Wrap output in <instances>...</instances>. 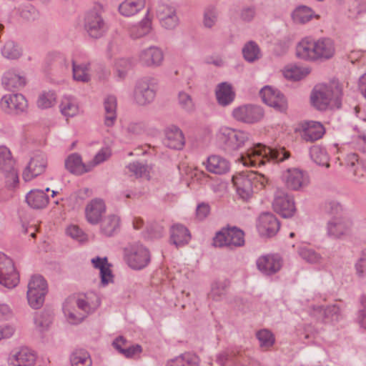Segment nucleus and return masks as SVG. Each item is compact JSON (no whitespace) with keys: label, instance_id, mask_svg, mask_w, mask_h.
Segmentation results:
<instances>
[{"label":"nucleus","instance_id":"obj_41","mask_svg":"<svg viewBox=\"0 0 366 366\" xmlns=\"http://www.w3.org/2000/svg\"><path fill=\"white\" fill-rule=\"evenodd\" d=\"M242 54L244 59L248 62H254L262 56L261 51L257 44L249 41L242 48Z\"/></svg>","mask_w":366,"mask_h":366},{"label":"nucleus","instance_id":"obj_62","mask_svg":"<svg viewBox=\"0 0 366 366\" xmlns=\"http://www.w3.org/2000/svg\"><path fill=\"white\" fill-rule=\"evenodd\" d=\"M111 154L112 152L109 148H103L94 156L92 162H89V165H92L93 168L94 166L98 165L108 159Z\"/></svg>","mask_w":366,"mask_h":366},{"label":"nucleus","instance_id":"obj_61","mask_svg":"<svg viewBox=\"0 0 366 366\" xmlns=\"http://www.w3.org/2000/svg\"><path fill=\"white\" fill-rule=\"evenodd\" d=\"M211 207L208 203L201 202L196 208L195 217L199 221L205 219L210 214Z\"/></svg>","mask_w":366,"mask_h":366},{"label":"nucleus","instance_id":"obj_49","mask_svg":"<svg viewBox=\"0 0 366 366\" xmlns=\"http://www.w3.org/2000/svg\"><path fill=\"white\" fill-rule=\"evenodd\" d=\"M256 336L259 341V345L262 348L267 350L274 343V335L268 330L264 329L258 331Z\"/></svg>","mask_w":366,"mask_h":366},{"label":"nucleus","instance_id":"obj_34","mask_svg":"<svg viewBox=\"0 0 366 366\" xmlns=\"http://www.w3.org/2000/svg\"><path fill=\"white\" fill-rule=\"evenodd\" d=\"M26 201L29 207L39 209L46 207L49 198L43 190L34 189L26 194Z\"/></svg>","mask_w":366,"mask_h":366},{"label":"nucleus","instance_id":"obj_38","mask_svg":"<svg viewBox=\"0 0 366 366\" xmlns=\"http://www.w3.org/2000/svg\"><path fill=\"white\" fill-rule=\"evenodd\" d=\"M144 4L145 0H125L119 6V11L122 15L130 16L142 9Z\"/></svg>","mask_w":366,"mask_h":366},{"label":"nucleus","instance_id":"obj_31","mask_svg":"<svg viewBox=\"0 0 366 366\" xmlns=\"http://www.w3.org/2000/svg\"><path fill=\"white\" fill-rule=\"evenodd\" d=\"M315 55L317 59H329L335 54V45L332 39L323 38L315 41Z\"/></svg>","mask_w":366,"mask_h":366},{"label":"nucleus","instance_id":"obj_58","mask_svg":"<svg viewBox=\"0 0 366 366\" xmlns=\"http://www.w3.org/2000/svg\"><path fill=\"white\" fill-rule=\"evenodd\" d=\"M71 299H67L64 306V312L65 315L67 316L68 320L71 324H77L81 322L84 318L86 317L85 315L79 314L76 315L74 312L70 311L69 308V302Z\"/></svg>","mask_w":366,"mask_h":366},{"label":"nucleus","instance_id":"obj_32","mask_svg":"<svg viewBox=\"0 0 366 366\" xmlns=\"http://www.w3.org/2000/svg\"><path fill=\"white\" fill-rule=\"evenodd\" d=\"M215 94L218 104L223 107L230 104L235 97V93L231 84L227 82L219 84L216 88Z\"/></svg>","mask_w":366,"mask_h":366},{"label":"nucleus","instance_id":"obj_45","mask_svg":"<svg viewBox=\"0 0 366 366\" xmlns=\"http://www.w3.org/2000/svg\"><path fill=\"white\" fill-rule=\"evenodd\" d=\"M151 30V21L144 18L139 24L134 25L129 29V34L133 39L141 38L147 34Z\"/></svg>","mask_w":366,"mask_h":366},{"label":"nucleus","instance_id":"obj_52","mask_svg":"<svg viewBox=\"0 0 366 366\" xmlns=\"http://www.w3.org/2000/svg\"><path fill=\"white\" fill-rule=\"evenodd\" d=\"M324 210L333 217L343 215L342 207L340 202L335 199H328L325 202Z\"/></svg>","mask_w":366,"mask_h":366},{"label":"nucleus","instance_id":"obj_48","mask_svg":"<svg viewBox=\"0 0 366 366\" xmlns=\"http://www.w3.org/2000/svg\"><path fill=\"white\" fill-rule=\"evenodd\" d=\"M2 55L6 59H16L21 55V49L14 41H7L1 50Z\"/></svg>","mask_w":366,"mask_h":366},{"label":"nucleus","instance_id":"obj_50","mask_svg":"<svg viewBox=\"0 0 366 366\" xmlns=\"http://www.w3.org/2000/svg\"><path fill=\"white\" fill-rule=\"evenodd\" d=\"M315 312L317 313L315 315L317 319L324 321L329 317H332L335 315H337L339 312V307L336 305L329 306L327 308H323L320 306L315 309Z\"/></svg>","mask_w":366,"mask_h":366},{"label":"nucleus","instance_id":"obj_57","mask_svg":"<svg viewBox=\"0 0 366 366\" xmlns=\"http://www.w3.org/2000/svg\"><path fill=\"white\" fill-rule=\"evenodd\" d=\"M234 361V354L229 350H224L217 355L216 362L220 366H230Z\"/></svg>","mask_w":366,"mask_h":366},{"label":"nucleus","instance_id":"obj_8","mask_svg":"<svg viewBox=\"0 0 366 366\" xmlns=\"http://www.w3.org/2000/svg\"><path fill=\"white\" fill-rule=\"evenodd\" d=\"M282 182L287 189L292 191H300L310 184L308 174L299 168H289L285 170L281 176Z\"/></svg>","mask_w":366,"mask_h":366},{"label":"nucleus","instance_id":"obj_9","mask_svg":"<svg viewBox=\"0 0 366 366\" xmlns=\"http://www.w3.org/2000/svg\"><path fill=\"white\" fill-rule=\"evenodd\" d=\"M14 165L10 150L6 147H0V171L4 174L5 183L9 188L15 187L19 183L18 173Z\"/></svg>","mask_w":366,"mask_h":366},{"label":"nucleus","instance_id":"obj_15","mask_svg":"<svg viewBox=\"0 0 366 366\" xmlns=\"http://www.w3.org/2000/svg\"><path fill=\"white\" fill-rule=\"evenodd\" d=\"M352 225V221L344 215L332 217L327 222V234L333 238H342L350 233Z\"/></svg>","mask_w":366,"mask_h":366},{"label":"nucleus","instance_id":"obj_46","mask_svg":"<svg viewBox=\"0 0 366 366\" xmlns=\"http://www.w3.org/2000/svg\"><path fill=\"white\" fill-rule=\"evenodd\" d=\"M310 155L316 164L329 167L328 156L324 149L319 146H313L310 149Z\"/></svg>","mask_w":366,"mask_h":366},{"label":"nucleus","instance_id":"obj_6","mask_svg":"<svg viewBox=\"0 0 366 366\" xmlns=\"http://www.w3.org/2000/svg\"><path fill=\"white\" fill-rule=\"evenodd\" d=\"M124 258L132 269L139 270L149 264L151 255L148 249L142 244H134L124 249Z\"/></svg>","mask_w":366,"mask_h":366},{"label":"nucleus","instance_id":"obj_51","mask_svg":"<svg viewBox=\"0 0 366 366\" xmlns=\"http://www.w3.org/2000/svg\"><path fill=\"white\" fill-rule=\"evenodd\" d=\"M56 94L53 92H44L38 100L37 105L39 108L47 109L52 107L56 102Z\"/></svg>","mask_w":366,"mask_h":366},{"label":"nucleus","instance_id":"obj_42","mask_svg":"<svg viewBox=\"0 0 366 366\" xmlns=\"http://www.w3.org/2000/svg\"><path fill=\"white\" fill-rule=\"evenodd\" d=\"M89 71V64L82 63L78 64L74 60L72 61L73 78L75 81L88 82L90 80Z\"/></svg>","mask_w":366,"mask_h":366},{"label":"nucleus","instance_id":"obj_7","mask_svg":"<svg viewBox=\"0 0 366 366\" xmlns=\"http://www.w3.org/2000/svg\"><path fill=\"white\" fill-rule=\"evenodd\" d=\"M244 232L236 227L222 229L213 239L215 247H237L244 244Z\"/></svg>","mask_w":366,"mask_h":366},{"label":"nucleus","instance_id":"obj_12","mask_svg":"<svg viewBox=\"0 0 366 366\" xmlns=\"http://www.w3.org/2000/svg\"><path fill=\"white\" fill-rule=\"evenodd\" d=\"M274 210L285 218L291 217L295 212L293 197L282 189H277L272 203Z\"/></svg>","mask_w":366,"mask_h":366},{"label":"nucleus","instance_id":"obj_30","mask_svg":"<svg viewBox=\"0 0 366 366\" xmlns=\"http://www.w3.org/2000/svg\"><path fill=\"white\" fill-rule=\"evenodd\" d=\"M69 299H71L69 304L75 302L78 308L83 311V315H85V316L94 312L100 305L98 297L94 294H91L90 296L86 295L76 300L74 297H69Z\"/></svg>","mask_w":366,"mask_h":366},{"label":"nucleus","instance_id":"obj_19","mask_svg":"<svg viewBox=\"0 0 366 366\" xmlns=\"http://www.w3.org/2000/svg\"><path fill=\"white\" fill-rule=\"evenodd\" d=\"M139 61L144 66L157 67L164 60V54L157 46H152L142 50L139 54Z\"/></svg>","mask_w":366,"mask_h":366},{"label":"nucleus","instance_id":"obj_40","mask_svg":"<svg viewBox=\"0 0 366 366\" xmlns=\"http://www.w3.org/2000/svg\"><path fill=\"white\" fill-rule=\"evenodd\" d=\"M312 17L319 19L320 16L315 15L313 10L307 6H300L292 13L293 20L298 24H305Z\"/></svg>","mask_w":366,"mask_h":366},{"label":"nucleus","instance_id":"obj_16","mask_svg":"<svg viewBox=\"0 0 366 366\" xmlns=\"http://www.w3.org/2000/svg\"><path fill=\"white\" fill-rule=\"evenodd\" d=\"M84 28L89 36L102 37L106 31V24L102 17L96 11H90L85 17Z\"/></svg>","mask_w":366,"mask_h":366},{"label":"nucleus","instance_id":"obj_63","mask_svg":"<svg viewBox=\"0 0 366 366\" xmlns=\"http://www.w3.org/2000/svg\"><path fill=\"white\" fill-rule=\"evenodd\" d=\"M353 181L357 183H362L365 179L366 167L362 163H357L352 169Z\"/></svg>","mask_w":366,"mask_h":366},{"label":"nucleus","instance_id":"obj_43","mask_svg":"<svg viewBox=\"0 0 366 366\" xmlns=\"http://www.w3.org/2000/svg\"><path fill=\"white\" fill-rule=\"evenodd\" d=\"M310 70L309 68L300 67L297 66H290L285 69L283 74L286 79L292 81H299L307 74H309Z\"/></svg>","mask_w":366,"mask_h":366},{"label":"nucleus","instance_id":"obj_4","mask_svg":"<svg viewBox=\"0 0 366 366\" xmlns=\"http://www.w3.org/2000/svg\"><path fill=\"white\" fill-rule=\"evenodd\" d=\"M157 81L151 76L139 79L136 84L134 98L135 102L144 106L152 102L156 96Z\"/></svg>","mask_w":366,"mask_h":366},{"label":"nucleus","instance_id":"obj_3","mask_svg":"<svg viewBox=\"0 0 366 366\" xmlns=\"http://www.w3.org/2000/svg\"><path fill=\"white\" fill-rule=\"evenodd\" d=\"M232 181L236 186L237 194L244 200L252 197L254 187L262 189L269 182V179L264 175L252 171L243 172L233 177Z\"/></svg>","mask_w":366,"mask_h":366},{"label":"nucleus","instance_id":"obj_56","mask_svg":"<svg viewBox=\"0 0 366 366\" xmlns=\"http://www.w3.org/2000/svg\"><path fill=\"white\" fill-rule=\"evenodd\" d=\"M299 254L302 259L310 263H316L320 259V256L313 249L305 247L300 248Z\"/></svg>","mask_w":366,"mask_h":366},{"label":"nucleus","instance_id":"obj_64","mask_svg":"<svg viewBox=\"0 0 366 366\" xmlns=\"http://www.w3.org/2000/svg\"><path fill=\"white\" fill-rule=\"evenodd\" d=\"M355 269L357 274L362 277L366 274V251L361 253L360 258L355 264Z\"/></svg>","mask_w":366,"mask_h":366},{"label":"nucleus","instance_id":"obj_17","mask_svg":"<svg viewBox=\"0 0 366 366\" xmlns=\"http://www.w3.org/2000/svg\"><path fill=\"white\" fill-rule=\"evenodd\" d=\"M47 166V159L42 153L35 154L30 160L28 166L23 172L22 177L25 182L41 174Z\"/></svg>","mask_w":366,"mask_h":366},{"label":"nucleus","instance_id":"obj_55","mask_svg":"<svg viewBox=\"0 0 366 366\" xmlns=\"http://www.w3.org/2000/svg\"><path fill=\"white\" fill-rule=\"evenodd\" d=\"M66 234L78 242H83L87 240V235L77 225H71L66 229Z\"/></svg>","mask_w":366,"mask_h":366},{"label":"nucleus","instance_id":"obj_35","mask_svg":"<svg viewBox=\"0 0 366 366\" xmlns=\"http://www.w3.org/2000/svg\"><path fill=\"white\" fill-rule=\"evenodd\" d=\"M117 98L114 96H108L104 101V124L107 127H112L117 120Z\"/></svg>","mask_w":366,"mask_h":366},{"label":"nucleus","instance_id":"obj_27","mask_svg":"<svg viewBox=\"0 0 366 366\" xmlns=\"http://www.w3.org/2000/svg\"><path fill=\"white\" fill-rule=\"evenodd\" d=\"M65 167L72 174H82L92 169V165L85 164L82 162L79 154L74 153L70 154L65 160Z\"/></svg>","mask_w":366,"mask_h":366},{"label":"nucleus","instance_id":"obj_25","mask_svg":"<svg viewBox=\"0 0 366 366\" xmlns=\"http://www.w3.org/2000/svg\"><path fill=\"white\" fill-rule=\"evenodd\" d=\"M106 212V205L101 199L91 200L85 208V216L87 222L91 224H97L100 222L102 215Z\"/></svg>","mask_w":366,"mask_h":366},{"label":"nucleus","instance_id":"obj_10","mask_svg":"<svg viewBox=\"0 0 366 366\" xmlns=\"http://www.w3.org/2000/svg\"><path fill=\"white\" fill-rule=\"evenodd\" d=\"M224 137V149L228 152H234L241 149L249 141V134L239 129L229 127L222 129Z\"/></svg>","mask_w":366,"mask_h":366},{"label":"nucleus","instance_id":"obj_60","mask_svg":"<svg viewBox=\"0 0 366 366\" xmlns=\"http://www.w3.org/2000/svg\"><path fill=\"white\" fill-rule=\"evenodd\" d=\"M179 104L186 111H192L194 109V103L191 97L186 92H181L178 96Z\"/></svg>","mask_w":366,"mask_h":366},{"label":"nucleus","instance_id":"obj_21","mask_svg":"<svg viewBox=\"0 0 366 366\" xmlns=\"http://www.w3.org/2000/svg\"><path fill=\"white\" fill-rule=\"evenodd\" d=\"M301 137L309 142L321 139L325 133L324 126L319 122L309 121L301 124Z\"/></svg>","mask_w":366,"mask_h":366},{"label":"nucleus","instance_id":"obj_22","mask_svg":"<svg viewBox=\"0 0 366 366\" xmlns=\"http://www.w3.org/2000/svg\"><path fill=\"white\" fill-rule=\"evenodd\" d=\"M282 265L280 257L274 254H267L259 257L257 260V266L259 271L267 275L278 272Z\"/></svg>","mask_w":366,"mask_h":366},{"label":"nucleus","instance_id":"obj_36","mask_svg":"<svg viewBox=\"0 0 366 366\" xmlns=\"http://www.w3.org/2000/svg\"><path fill=\"white\" fill-rule=\"evenodd\" d=\"M120 218L114 214H110L101 222V232L107 237L112 236L119 229Z\"/></svg>","mask_w":366,"mask_h":366},{"label":"nucleus","instance_id":"obj_2","mask_svg":"<svg viewBox=\"0 0 366 366\" xmlns=\"http://www.w3.org/2000/svg\"><path fill=\"white\" fill-rule=\"evenodd\" d=\"M342 96L341 84L338 81H333L328 85L315 86L311 95V102L319 110L326 109L332 101L334 102L337 108H340Z\"/></svg>","mask_w":366,"mask_h":366},{"label":"nucleus","instance_id":"obj_1","mask_svg":"<svg viewBox=\"0 0 366 366\" xmlns=\"http://www.w3.org/2000/svg\"><path fill=\"white\" fill-rule=\"evenodd\" d=\"M290 152L285 148L273 149L262 144H257L248 149L242 154L241 161L245 166L257 167L267 162H282L290 157Z\"/></svg>","mask_w":366,"mask_h":366},{"label":"nucleus","instance_id":"obj_11","mask_svg":"<svg viewBox=\"0 0 366 366\" xmlns=\"http://www.w3.org/2000/svg\"><path fill=\"white\" fill-rule=\"evenodd\" d=\"M19 282L13 260L0 252V284L7 288L15 287Z\"/></svg>","mask_w":366,"mask_h":366},{"label":"nucleus","instance_id":"obj_33","mask_svg":"<svg viewBox=\"0 0 366 366\" xmlns=\"http://www.w3.org/2000/svg\"><path fill=\"white\" fill-rule=\"evenodd\" d=\"M315 41L305 38L302 39L297 46V56L305 60H317L315 55Z\"/></svg>","mask_w":366,"mask_h":366},{"label":"nucleus","instance_id":"obj_23","mask_svg":"<svg viewBox=\"0 0 366 366\" xmlns=\"http://www.w3.org/2000/svg\"><path fill=\"white\" fill-rule=\"evenodd\" d=\"M164 144L173 149H182L185 144V138L182 131L175 125H171L164 130Z\"/></svg>","mask_w":366,"mask_h":366},{"label":"nucleus","instance_id":"obj_53","mask_svg":"<svg viewBox=\"0 0 366 366\" xmlns=\"http://www.w3.org/2000/svg\"><path fill=\"white\" fill-rule=\"evenodd\" d=\"M36 326L43 331L46 329L51 322V316L49 312H41L37 315L34 318Z\"/></svg>","mask_w":366,"mask_h":366},{"label":"nucleus","instance_id":"obj_24","mask_svg":"<svg viewBox=\"0 0 366 366\" xmlns=\"http://www.w3.org/2000/svg\"><path fill=\"white\" fill-rule=\"evenodd\" d=\"M157 14L163 27L173 29L178 24V17L175 9L164 4H160L157 8Z\"/></svg>","mask_w":366,"mask_h":366},{"label":"nucleus","instance_id":"obj_44","mask_svg":"<svg viewBox=\"0 0 366 366\" xmlns=\"http://www.w3.org/2000/svg\"><path fill=\"white\" fill-rule=\"evenodd\" d=\"M60 110L65 117H72L79 112V106L74 99L65 97L62 99L60 104Z\"/></svg>","mask_w":366,"mask_h":366},{"label":"nucleus","instance_id":"obj_54","mask_svg":"<svg viewBox=\"0 0 366 366\" xmlns=\"http://www.w3.org/2000/svg\"><path fill=\"white\" fill-rule=\"evenodd\" d=\"M127 169L131 175L134 176L136 178L142 177L147 172V167L138 162L129 164L127 166Z\"/></svg>","mask_w":366,"mask_h":366},{"label":"nucleus","instance_id":"obj_28","mask_svg":"<svg viewBox=\"0 0 366 366\" xmlns=\"http://www.w3.org/2000/svg\"><path fill=\"white\" fill-rule=\"evenodd\" d=\"M191 234L187 227L180 224L173 225L170 229V241L176 247L184 246L189 243Z\"/></svg>","mask_w":366,"mask_h":366},{"label":"nucleus","instance_id":"obj_5","mask_svg":"<svg viewBox=\"0 0 366 366\" xmlns=\"http://www.w3.org/2000/svg\"><path fill=\"white\" fill-rule=\"evenodd\" d=\"M47 292V284L43 277L34 275L28 283L27 300L29 305L34 309L40 308L44 302Z\"/></svg>","mask_w":366,"mask_h":366},{"label":"nucleus","instance_id":"obj_47","mask_svg":"<svg viewBox=\"0 0 366 366\" xmlns=\"http://www.w3.org/2000/svg\"><path fill=\"white\" fill-rule=\"evenodd\" d=\"M71 366H92V360L87 352L78 350L71 356Z\"/></svg>","mask_w":366,"mask_h":366},{"label":"nucleus","instance_id":"obj_59","mask_svg":"<svg viewBox=\"0 0 366 366\" xmlns=\"http://www.w3.org/2000/svg\"><path fill=\"white\" fill-rule=\"evenodd\" d=\"M227 285L226 282H215L212 287L210 293L211 297L214 300H218L226 292Z\"/></svg>","mask_w":366,"mask_h":366},{"label":"nucleus","instance_id":"obj_18","mask_svg":"<svg viewBox=\"0 0 366 366\" xmlns=\"http://www.w3.org/2000/svg\"><path fill=\"white\" fill-rule=\"evenodd\" d=\"M280 227V223L274 214L266 212L259 216L257 229L261 236L273 237L279 231Z\"/></svg>","mask_w":366,"mask_h":366},{"label":"nucleus","instance_id":"obj_37","mask_svg":"<svg viewBox=\"0 0 366 366\" xmlns=\"http://www.w3.org/2000/svg\"><path fill=\"white\" fill-rule=\"evenodd\" d=\"M2 84L7 90L19 89L25 86L26 80L12 71H7L2 77Z\"/></svg>","mask_w":366,"mask_h":366},{"label":"nucleus","instance_id":"obj_39","mask_svg":"<svg viewBox=\"0 0 366 366\" xmlns=\"http://www.w3.org/2000/svg\"><path fill=\"white\" fill-rule=\"evenodd\" d=\"M199 358L192 353H184L169 360L167 366H199Z\"/></svg>","mask_w":366,"mask_h":366},{"label":"nucleus","instance_id":"obj_20","mask_svg":"<svg viewBox=\"0 0 366 366\" xmlns=\"http://www.w3.org/2000/svg\"><path fill=\"white\" fill-rule=\"evenodd\" d=\"M0 104L5 111L15 114L23 112L27 107V102L21 94L4 95L0 101Z\"/></svg>","mask_w":366,"mask_h":366},{"label":"nucleus","instance_id":"obj_29","mask_svg":"<svg viewBox=\"0 0 366 366\" xmlns=\"http://www.w3.org/2000/svg\"><path fill=\"white\" fill-rule=\"evenodd\" d=\"M206 168L211 173L223 174L229 170L230 164L228 160L221 156L212 155L207 158Z\"/></svg>","mask_w":366,"mask_h":366},{"label":"nucleus","instance_id":"obj_26","mask_svg":"<svg viewBox=\"0 0 366 366\" xmlns=\"http://www.w3.org/2000/svg\"><path fill=\"white\" fill-rule=\"evenodd\" d=\"M11 366H34L36 356L28 348H21L9 358Z\"/></svg>","mask_w":366,"mask_h":366},{"label":"nucleus","instance_id":"obj_14","mask_svg":"<svg viewBox=\"0 0 366 366\" xmlns=\"http://www.w3.org/2000/svg\"><path fill=\"white\" fill-rule=\"evenodd\" d=\"M259 94L263 102L276 111L284 112L287 109V102L277 89L266 86L260 90Z\"/></svg>","mask_w":366,"mask_h":366},{"label":"nucleus","instance_id":"obj_13","mask_svg":"<svg viewBox=\"0 0 366 366\" xmlns=\"http://www.w3.org/2000/svg\"><path fill=\"white\" fill-rule=\"evenodd\" d=\"M232 116L239 122L254 124L263 118L264 111L259 106L252 104L242 105L233 110Z\"/></svg>","mask_w":366,"mask_h":366}]
</instances>
